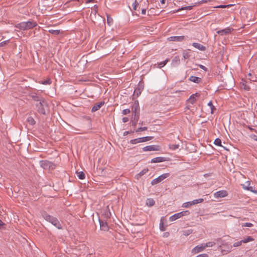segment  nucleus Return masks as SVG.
<instances>
[{
  "mask_svg": "<svg viewBox=\"0 0 257 257\" xmlns=\"http://www.w3.org/2000/svg\"><path fill=\"white\" fill-rule=\"evenodd\" d=\"M131 112L130 109H125L122 110V113L123 115H126L128 113H130Z\"/></svg>",
  "mask_w": 257,
  "mask_h": 257,
  "instance_id": "obj_47",
  "label": "nucleus"
},
{
  "mask_svg": "<svg viewBox=\"0 0 257 257\" xmlns=\"http://www.w3.org/2000/svg\"><path fill=\"white\" fill-rule=\"evenodd\" d=\"M170 174L169 173L163 174L160 176H159L158 178L154 179L151 182V184L152 185H154L156 184H158L159 183L161 182L163 180H164L165 179L167 178L169 176Z\"/></svg>",
  "mask_w": 257,
  "mask_h": 257,
  "instance_id": "obj_4",
  "label": "nucleus"
},
{
  "mask_svg": "<svg viewBox=\"0 0 257 257\" xmlns=\"http://www.w3.org/2000/svg\"><path fill=\"white\" fill-rule=\"evenodd\" d=\"M230 6H231L230 5H219V6L216 7V8H228Z\"/></svg>",
  "mask_w": 257,
  "mask_h": 257,
  "instance_id": "obj_50",
  "label": "nucleus"
},
{
  "mask_svg": "<svg viewBox=\"0 0 257 257\" xmlns=\"http://www.w3.org/2000/svg\"><path fill=\"white\" fill-rule=\"evenodd\" d=\"M139 119V114H135L134 119L132 121L133 126H136Z\"/></svg>",
  "mask_w": 257,
  "mask_h": 257,
  "instance_id": "obj_27",
  "label": "nucleus"
},
{
  "mask_svg": "<svg viewBox=\"0 0 257 257\" xmlns=\"http://www.w3.org/2000/svg\"><path fill=\"white\" fill-rule=\"evenodd\" d=\"M190 214V212L188 210L182 211L177 213H176L170 217L169 220L170 221H173L176 219L180 218L184 216H187Z\"/></svg>",
  "mask_w": 257,
  "mask_h": 257,
  "instance_id": "obj_3",
  "label": "nucleus"
},
{
  "mask_svg": "<svg viewBox=\"0 0 257 257\" xmlns=\"http://www.w3.org/2000/svg\"><path fill=\"white\" fill-rule=\"evenodd\" d=\"M160 229L162 231H164L166 230V228L164 226V223L163 222L162 219H161V222L160 223Z\"/></svg>",
  "mask_w": 257,
  "mask_h": 257,
  "instance_id": "obj_39",
  "label": "nucleus"
},
{
  "mask_svg": "<svg viewBox=\"0 0 257 257\" xmlns=\"http://www.w3.org/2000/svg\"><path fill=\"white\" fill-rule=\"evenodd\" d=\"M93 1H94V0H87V1H86V3H91V2H93Z\"/></svg>",
  "mask_w": 257,
  "mask_h": 257,
  "instance_id": "obj_58",
  "label": "nucleus"
},
{
  "mask_svg": "<svg viewBox=\"0 0 257 257\" xmlns=\"http://www.w3.org/2000/svg\"><path fill=\"white\" fill-rule=\"evenodd\" d=\"M49 32L52 34H53L55 35H58L60 34V31L59 30L50 29L49 30Z\"/></svg>",
  "mask_w": 257,
  "mask_h": 257,
  "instance_id": "obj_31",
  "label": "nucleus"
},
{
  "mask_svg": "<svg viewBox=\"0 0 257 257\" xmlns=\"http://www.w3.org/2000/svg\"><path fill=\"white\" fill-rule=\"evenodd\" d=\"M185 39V37L184 36H172L168 38V40L170 41H176V42H182Z\"/></svg>",
  "mask_w": 257,
  "mask_h": 257,
  "instance_id": "obj_13",
  "label": "nucleus"
},
{
  "mask_svg": "<svg viewBox=\"0 0 257 257\" xmlns=\"http://www.w3.org/2000/svg\"><path fill=\"white\" fill-rule=\"evenodd\" d=\"M108 23L110 22V21H109V20H107Z\"/></svg>",
  "mask_w": 257,
  "mask_h": 257,
  "instance_id": "obj_62",
  "label": "nucleus"
},
{
  "mask_svg": "<svg viewBox=\"0 0 257 257\" xmlns=\"http://www.w3.org/2000/svg\"><path fill=\"white\" fill-rule=\"evenodd\" d=\"M138 5H139L138 2L137 1V0H135V1L134 2V3L133 4V5H132L133 7V9L134 10H137Z\"/></svg>",
  "mask_w": 257,
  "mask_h": 257,
  "instance_id": "obj_43",
  "label": "nucleus"
},
{
  "mask_svg": "<svg viewBox=\"0 0 257 257\" xmlns=\"http://www.w3.org/2000/svg\"><path fill=\"white\" fill-rule=\"evenodd\" d=\"M196 257H208V255L206 253L200 254L196 256Z\"/></svg>",
  "mask_w": 257,
  "mask_h": 257,
  "instance_id": "obj_51",
  "label": "nucleus"
},
{
  "mask_svg": "<svg viewBox=\"0 0 257 257\" xmlns=\"http://www.w3.org/2000/svg\"><path fill=\"white\" fill-rule=\"evenodd\" d=\"M242 188L246 190H248L250 191H253V188L252 187L245 186L244 185H242Z\"/></svg>",
  "mask_w": 257,
  "mask_h": 257,
  "instance_id": "obj_42",
  "label": "nucleus"
},
{
  "mask_svg": "<svg viewBox=\"0 0 257 257\" xmlns=\"http://www.w3.org/2000/svg\"><path fill=\"white\" fill-rule=\"evenodd\" d=\"M139 143L140 142H139V138L133 139V140H131L130 141V143L132 144H138V143Z\"/></svg>",
  "mask_w": 257,
  "mask_h": 257,
  "instance_id": "obj_44",
  "label": "nucleus"
},
{
  "mask_svg": "<svg viewBox=\"0 0 257 257\" xmlns=\"http://www.w3.org/2000/svg\"><path fill=\"white\" fill-rule=\"evenodd\" d=\"M240 85L241 89H243L245 90L248 91L250 89V87L247 85V82L244 79H242L240 82Z\"/></svg>",
  "mask_w": 257,
  "mask_h": 257,
  "instance_id": "obj_15",
  "label": "nucleus"
},
{
  "mask_svg": "<svg viewBox=\"0 0 257 257\" xmlns=\"http://www.w3.org/2000/svg\"><path fill=\"white\" fill-rule=\"evenodd\" d=\"M144 151H159L160 147L156 145H151L145 147L143 149Z\"/></svg>",
  "mask_w": 257,
  "mask_h": 257,
  "instance_id": "obj_12",
  "label": "nucleus"
},
{
  "mask_svg": "<svg viewBox=\"0 0 257 257\" xmlns=\"http://www.w3.org/2000/svg\"><path fill=\"white\" fill-rule=\"evenodd\" d=\"M205 249L204 243H202L201 244L198 245L194 247L192 249V253L193 254H197L200 252L203 251Z\"/></svg>",
  "mask_w": 257,
  "mask_h": 257,
  "instance_id": "obj_6",
  "label": "nucleus"
},
{
  "mask_svg": "<svg viewBox=\"0 0 257 257\" xmlns=\"http://www.w3.org/2000/svg\"><path fill=\"white\" fill-rule=\"evenodd\" d=\"M189 79L190 81L196 83H199L201 81V78L194 76H190Z\"/></svg>",
  "mask_w": 257,
  "mask_h": 257,
  "instance_id": "obj_22",
  "label": "nucleus"
},
{
  "mask_svg": "<svg viewBox=\"0 0 257 257\" xmlns=\"http://www.w3.org/2000/svg\"><path fill=\"white\" fill-rule=\"evenodd\" d=\"M190 51V50H189V49L183 51V57L184 59H188L190 57V52H189Z\"/></svg>",
  "mask_w": 257,
  "mask_h": 257,
  "instance_id": "obj_24",
  "label": "nucleus"
},
{
  "mask_svg": "<svg viewBox=\"0 0 257 257\" xmlns=\"http://www.w3.org/2000/svg\"><path fill=\"white\" fill-rule=\"evenodd\" d=\"M155 203V200L152 198L148 199L146 201V204L147 206L151 207L154 205Z\"/></svg>",
  "mask_w": 257,
  "mask_h": 257,
  "instance_id": "obj_26",
  "label": "nucleus"
},
{
  "mask_svg": "<svg viewBox=\"0 0 257 257\" xmlns=\"http://www.w3.org/2000/svg\"><path fill=\"white\" fill-rule=\"evenodd\" d=\"M147 130V127H141L138 128L137 130H136V132L138 133V132H142V131H146Z\"/></svg>",
  "mask_w": 257,
  "mask_h": 257,
  "instance_id": "obj_45",
  "label": "nucleus"
},
{
  "mask_svg": "<svg viewBox=\"0 0 257 257\" xmlns=\"http://www.w3.org/2000/svg\"><path fill=\"white\" fill-rule=\"evenodd\" d=\"M146 10L145 9H143L142 10V14L143 15H145L146 14Z\"/></svg>",
  "mask_w": 257,
  "mask_h": 257,
  "instance_id": "obj_56",
  "label": "nucleus"
},
{
  "mask_svg": "<svg viewBox=\"0 0 257 257\" xmlns=\"http://www.w3.org/2000/svg\"><path fill=\"white\" fill-rule=\"evenodd\" d=\"M199 67L204 70H206L207 68L202 65H199Z\"/></svg>",
  "mask_w": 257,
  "mask_h": 257,
  "instance_id": "obj_55",
  "label": "nucleus"
},
{
  "mask_svg": "<svg viewBox=\"0 0 257 257\" xmlns=\"http://www.w3.org/2000/svg\"><path fill=\"white\" fill-rule=\"evenodd\" d=\"M242 226H243V227H252L253 226V224L252 223H251L246 222V223L243 224Z\"/></svg>",
  "mask_w": 257,
  "mask_h": 257,
  "instance_id": "obj_48",
  "label": "nucleus"
},
{
  "mask_svg": "<svg viewBox=\"0 0 257 257\" xmlns=\"http://www.w3.org/2000/svg\"><path fill=\"white\" fill-rule=\"evenodd\" d=\"M42 215L43 217L48 222L52 223L54 226L57 227L58 229H61L62 228L61 224L60 221L57 219V218L53 217L48 213H47L46 211H43L42 212Z\"/></svg>",
  "mask_w": 257,
  "mask_h": 257,
  "instance_id": "obj_1",
  "label": "nucleus"
},
{
  "mask_svg": "<svg viewBox=\"0 0 257 257\" xmlns=\"http://www.w3.org/2000/svg\"><path fill=\"white\" fill-rule=\"evenodd\" d=\"M108 23L110 22V21H109V20H107Z\"/></svg>",
  "mask_w": 257,
  "mask_h": 257,
  "instance_id": "obj_63",
  "label": "nucleus"
},
{
  "mask_svg": "<svg viewBox=\"0 0 257 257\" xmlns=\"http://www.w3.org/2000/svg\"><path fill=\"white\" fill-rule=\"evenodd\" d=\"M4 224V222L2 220H0V226L3 225Z\"/></svg>",
  "mask_w": 257,
  "mask_h": 257,
  "instance_id": "obj_59",
  "label": "nucleus"
},
{
  "mask_svg": "<svg viewBox=\"0 0 257 257\" xmlns=\"http://www.w3.org/2000/svg\"><path fill=\"white\" fill-rule=\"evenodd\" d=\"M215 244H216V242L214 241H210V242H208L206 243H204L205 248L207 247H212L213 245H214Z\"/></svg>",
  "mask_w": 257,
  "mask_h": 257,
  "instance_id": "obj_34",
  "label": "nucleus"
},
{
  "mask_svg": "<svg viewBox=\"0 0 257 257\" xmlns=\"http://www.w3.org/2000/svg\"><path fill=\"white\" fill-rule=\"evenodd\" d=\"M27 121L29 124L31 125H34L36 123L34 119L32 116H29L27 118Z\"/></svg>",
  "mask_w": 257,
  "mask_h": 257,
  "instance_id": "obj_33",
  "label": "nucleus"
},
{
  "mask_svg": "<svg viewBox=\"0 0 257 257\" xmlns=\"http://www.w3.org/2000/svg\"><path fill=\"white\" fill-rule=\"evenodd\" d=\"M104 104L103 102H100L99 103H96L92 108L91 111L95 112L98 110H99L101 106Z\"/></svg>",
  "mask_w": 257,
  "mask_h": 257,
  "instance_id": "obj_18",
  "label": "nucleus"
},
{
  "mask_svg": "<svg viewBox=\"0 0 257 257\" xmlns=\"http://www.w3.org/2000/svg\"><path fill=\"white\" fill-rule=\"evenodd\" d=\"M169 61V59H166L165 61H164L163 62H161L160 63H157V67L159 68H161L163 67L164 66H165L166 65V64ZM155 65H156V64H155Z\"/></svg>",
  "mask_w": 257,
  "mask_h": 257,
  "instance_id": "obj_23",
  "label": "nucleus"
},
{
  "mask_svg": "<svg viewBox=\"0 0 257 257\" xmlns=\"http://www.w3.org/2000/svg\"><path fill=\"white\" fill-rule=\"evenodd\" d=\"M45 103L44 100H43L42 101H40L38 103H37L36 107L38 108V111L39 113L45 114V109L43 107V103Z\"/></svg>",
  "mask_w": 257,
  "mask_h": 257,
  "instance_id": "obj_9",
  "label": "nucleus"
},
{
  "mask_svg": "<svg viewBox=\"0 0 257 257\" xmlns=\"http://www.w3.org/2000/svg\"><path fill=\"white\" fill-rule=\"evenodd\" d=\"M144 89V85L142 84L139 83L138 86L135 89L134 93V96L136 97H139L142 93Z\"/></svg>",
  "mask_w": 257,
  "mask_h": 257,
  "instance_id": "obj_10",
  "label": "nucleus"
},
{
  "mask_svg": "<svg viewBox=\"0 0 257 257\" xmlns=\"http://www.w3.org/2000/svg\"><path fill=\"white\" fill-rule=\"evenodd\" d=\"M166 0H160V3L162 4H165Z\"/></svg>",
  "mask_w": 257,
  "mask_h": 257,
  "instance_id": "obj_57",
  "label": "nucleus"
},
{
  "mask_svg": "<svg viewBox=\"0 0 257 257\" xmlns=\"http://www.w3.org/2000/svg\"><path fill=\"white\" fill-rule=\"evenodd\" d=\"M179 147V145L177 144H170L169 145V148L170 149L172 150H175L178 149Z\"/></svg>",
  "mask_w": 257,
  "mask_h": 257,
  "instance_id": "obj_32",
  "label": "nucleus"
},
{
  "mask_svg": "<svg viewBox=\"0 0 257 257\" xmlns=\"http://www.w3.org/2000/svg\"><path fill=\"white\" fill-rule=\"evenodd\" d=\"M32 97L33 98V99H34V100L36 101H38V102H40V101H42L43 100V99H40L39 98V97L36 94L35 95H33L32 96Z\"/></svg>",
  "mask_w": 257,
  "mask_h": 257,
  "instance_id": "obj_37",
  "label": "nucleus"
},
{
  "mask_svg": "<svg viewBox=\"0 0 257 257\" xmlns=\"http://www.w3.org/2000/svg\"><path fill=\"white\" fill-rule=\"evenodd\" d=\"M252 192L254 193V194H257V191L253 189V191H251Z\"/></svg>",
  "mask_w": 257,
  "mask_h": 257,
  "instance_id": "obj_60",
  "label": "nucleus"
},
{
  "mask_svg": "<svg viewBox=\"0 0 257 257\" xmlns=\"http://www.w3.org/2000/svg\"><path fill=\"white\" fill-rule=\"evenodd\" d=\"M166 160V158L164 157H156V158L153 159L151 160V163H160V162H165Z\"/></svg>",
  "mask_w": 257,
  "mask_h": 257,
  "instance_id": "obj_20",
  "label": "nucleus"
},
{
  "mask_svg": "<svg viewBox=\"0 0 257 257\" xmlns=\"http://www.w3.org/2000/svg\"><path fill=\"white\" fill-rule=\"evenodd\" d=\"M214 144L217 146H221V141L220 139L217 138L215 140Z\"/></svg>",
  "mask_w": 257,
  "mask_h": 257,
  "instance_id": "obj_36",
  "label": "nucleus"
},
{
  "mask_svg": "<svg viewBox=\"0 0 257 257\" xmlns=\"http://www.w3.org/2000/svg\"><path fill=\"white\" fill-rule=\"evenodd\" d=\"M122 120L123 122H126L128 121V118L126 117H123Z\"/></svg>",
  "mask_w": 257,
  "mask_h": 257,
  "instance_id": "obj_53",
  "label": "nucleus"
},
{
  "mask_svg": "<svg viewBox=\"0 0 257 257\" xmlns=\"http://www.w3.org/2000/svg\"><path fill=\"white\" fill-rule=\"evenodd\" d=\"M241 240L242 243H247L248 242L254 240V239L251 236H247L246 238H245Z\"/></svg>",
  "mask_w": 257,
  "mask_h": 257,
  "instance_id": "obj_30",
  "label": "nucleus"
},
{
  "mask_svg": "<svg viewBox=\"0 0 257 257\" xmlns=\"http://www.w3.org/2000/svg\"><path fill=\"white\" fill-rule=\"evenodd\" d=\"M48 163H49V162L48 161H42V164H41V165L42 166H45V165H46Z\"/></svg>",
  "mask_w": 257,
  "mask_h": 257,
  "instance_id": "obj_52",
  "label": "nucleus"
},
{
  "mask_svg": "<svg viewBox=\"0 0 257 257\" xmlns=\"http://www.w3.org/2000/svg\"><path fill=\"white\" fill-rule=\"evenodd\" d=\"M192 205L190 201L184 203L182 205V207L185 208H188L190 207Z\"/></svg>",
  "mask_w": 257,
  "mask_h": 257,
  "instance_id": "obj_41",
  "label": "nucleus"
},
{
  "mask_svg": "<svg viewBox=\"0 0 257 257\" xmlns=\"http://www.w3.org/2000/svg\"><path fill=\"white\" fill-rule=\"evenodd\" d=\"M193 8V6H187L185 7H182L180 8L178 11H182V10H191Z\"/></svg>",
  "mask_w": 257,
  "mask_h": 257,
  "instance_id": "obj_40",
  "label": "nucleus"
},
{
  "mask_svg": "<svg viewBox=\"0 0 257 257\" xmlns=\"http://www.w3.org/2000/svg\"><path fill=\"white\" fill-rule=\"evenodd\" d=\"M228 193L226 190H220L214 194V196L215 198H223L227 196Z\"/></svg>",
  "mask_w": 257,
  "mask_h": 257,
  "instance_id": "obj_8",
  "label": "nucleus"
},
{
  "mask_svg": "<svg viewBox=\"0 0 257 257\" xmlns=\"http://www.w3.org/2000/svg\"><path fill=\"white\" fill-rule=\"evenodd\" d=\"M232 30V29L228 27V28H226L224 29L218 31L217 32V34H218L219 35H226V34L231 33Z\"/></svg>",
  "mask_w": 257,
  "mask_h": 257,
  "instance_id": "obj_16",
  "label": "nucleus"
},
{
  "mask_svg": "<svg viewBox=\"0 0 257 257\" xmlns=\"http://www.w3.org/2000/svg\"><path fill=\"white\" fill-rule=\"evenodd\" d=\"M203 201H204L203 199L199 198V199L194 200H193L192 201H190V202H191V205H195V204H198V203H202V202H203Z\"/></svg>",
  "mask_w": 257,
  "mask_h": 257,
  "instance_id": "obj_28",
  "label": "nucleus"
},
{
  "mask_svg": "<svg viewBox=\"0 0 257 257\" xmlns=\"http://www.w3.org/2000/svg\"><path fill=\"white\" fill-rule=\"evenodd\" d=\"M149 171L148 168H145L142 170L139 173L136 175V178L139 180L142 176L146 174Z\"/></svg>",
  "mask_w": 257,
  "mask_h": 257,
  "instance_id": "obj_21",
  "label": "nucleus"
},
{
  "mask_svg": "<svg viewBox=\"0 0 257 257\" xmlns=\"http://www.w3.org/2000/svg\"><path fill=\"white\" fill-rule=\"evenodd\" d=\"M51 80L49 78H48L47 79H46V80H44V81H43L41 82V84H43V85H49L50 84H51Z\"/></svg>",
  "mask_w": 257,
  "mask_h": 257,
  "instance_id": "obj_38",
  "label": "nucleus"
},
{
  "mask_svg": "<svg viewBox=\"0 0 257 257\" xmlns=\"http://www.w3.org/2000/svg\"><path fill=\"white\" fill-rule=\"evenodd\" d=\"M100 228L101 230L107 231L109 230V227L107 222L105 221L99 220Z\"/></svg>",
  "mask_w": 257,
  "mask_h": 257,
  "instance_id": "obj_11",
  "label": "nucleus"
},
{
  "mask_svg": "<svg viewBox=\"0 0 257 257\" xmlns=\"http://www.w3.org/2000/svg\"><path fill=\"white\" fill-rule=\"evenodd\" d=\"M10 42V40L3 41L0 43V47H3L5 45L7 44Z\"/></svg>",
  "mask_w": 257,
  "mask_h": 257,
  "instance_id": "obj_49",
  "label": "nucleus"
},
{
  "mask_svg": "<svg viewBox=\"0 0 257 257\" xmlns=\"http://www.w3.org/2000/svg\"><path fill=\"white\" fill-rule=\"evenodd\" d=\"M37 26V23L35 21L23 22L15 25V27L21 30H28Z\"/></svg>",
  "mask_w": 257,
  "mask_h": 257,
  "instance_id": "obj_2",
  "label": "nucleus"
},
{
  "mask_svg": "<svg viewBox=\"0 0 257 257\" xmlns=\"http://www.w3.org/2000/svg\"><path fill=\"white\" fill-rule=\"evenodd\" d=\"M246 183H247L248 185H249L250 184V182L249 181H247Z\"/></svg>",
  "mask_w": 257,
  "mask_h": 257,
  "instance_id": "obj_61",
  "label": "nucleus"
},
{
  "mask_svg": "<svg viewBox=\"0 0 257 257\" xmlns=\"http://www.w3.org/2000/svg\"><path fill=\"white\" fill-rule=\"evenodd\" d=\"M153 139L152 137H145L142 138H139V142L142 143V142H146L149 141Z\"/></svg>",
  "mask_w": 257,
  "mask_h": 257,
  "instance_id": "obj_25",
  "label": "nucleus"
},
{
  "mask_svg": "<svg viewBox=\"0 0 257 257\" xmlns=\"http://www.w3.org/2000/svg\"><path fill=\"white\" fill-rule=\"evenodd\" d=\"M208 105L209 106L210 109H211V113L212 114L213 113V111L214 109H215V107L213 106V103L212 101H209L208 103Z\"/></svg>",
  "mask_w": 257,
  "mask_h": 257,
  "instance_id": "obj_35",
  "label": "nucleus"
},
{
  "mask_svg": "<svg viewBox=\"0 0 257 257\" xmlns=\"http://www.w3.org/2000/svg\"><path fill=\"white\" fill-rule=\"evenodd\" d=\"M132 110L133 112V113L135 114H139V111H140V106H139V103L138 100H136L134 102Z\"/></svg>",
  "mask_w": 257,
  "mask_h": 257,
  "instance_id": "obj_7",
  "label": "nucleus"
},
{
  "mask_svg": "<svg viewBox=\"0 0 257 257\" xmlns=\"http://www.w3.org/2000/svg\"><path fill=\"white\" fill-rule=\"evenodd\" d=\"M77 176L79 179H84L85 177V174L83 172H77Z\"/></svg>",
  "mask_w": 257,
  "mask_h": 257,
  "instance_id": "obj_29",
  "label": "nucleus"
},
{
  "mask_svg": "<svg viewBox=\"0 0 257 257\" xmlns=\"http://www.w3.org/2000/svg\"><path fill=\"white\" fill-rule=\"evenodd\" d=\"M242 243V240H240L239 241L234 242L233 244V246L234 247H237V246L241 245Z\"/></svg>",
  "mask_w": 257,
  "mask_h": 257,
  "instance_id": "obj_46",
  "label": "nucleus"
},
{
  "mask_svg": "<svg viewBox=\"0 0 257 257\" xmlns=\"http://www.w3.org/2000/svg\"><path fill=\"white\" fill-rule=\"evenodd\" d=\"M134 133V132L125 131L123 133V136H125L130 133Z\"/></svg>",
  "mask_w": 257,
  "mask_h": 257,
  "instance_id": "obj_54",
  "label": "nucleus"
},
{
  "mask_svg": "<svg viewBox=\"0 0 257 257\" xmlns=\"http://www.w3.org/2000/svg\"><path fill=\"white\" fill-rule=\"evenodd\" d=\"M200 94L198 93H196L191 95L189 98L188 99V101L189 103H190L192 104H193L196 100V97H199Z\"/></svg>",
  "mask_w": 257,
  "mask_h": 257,
  "instance_id": "obj_14",
  "label": "nucleus"
},
{
  "mask_svg": "<svg viewBox=\"0 0 257 257\" xmlns=\"http://www.w3.org/2000/svg\"><path fill=\"white\" fill-rule=\"evenodd\" d=\"M216 240L217 242V243L218 244H219V247L221 248L222 252H223L224 251L222 249V248L223 247V246H227V250H226V251L228 252L231 250V249L232 248V246L231 245L227 244V243L225 242L224 241L221 240L220 238L217 239Z\"/></svg>",
  "mask_w": 257,
  "mask_h": 257,
  "instance_id": "obj_5",
  "label": "nucleus"
},
{
  "mask_svg": "<svg viewBox=\"0 0 257 257\" xmlns=\"http://www.w3.org/2000/svg\"><path fill=\"white\" fill-rule=\"evenodd\" d=\"M192 46L195 48L201 51H205L206 50V47L198 43H193Z\"/></svg>",
  "mask_w": 257,
  "mask_h": 257,
  "instance_id": "obj_19",
  "label": "nucleus"
},
{
  "mask_svg": "<svg viewBox=\"0 0 257 257\" xmlns=\"http://www.w3.org/2000/svg\"><path fill=\"white\" fill-rule=\"evenodd\" d=\"M180 63V57L179 56H175L172 61V65L173 66H177Z\"/></svg>",
  "mask_w": 257,
  "mask_h": 257,
  "instance_id": "obj_17",
  "label": "nucleus"
}]
</instances>
